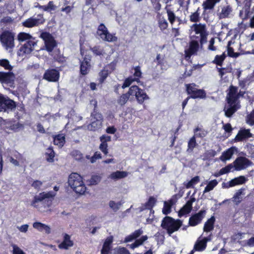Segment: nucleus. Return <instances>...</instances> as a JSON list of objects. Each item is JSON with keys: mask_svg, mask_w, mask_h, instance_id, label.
<instances>
[{"mask_svg": "<svg viewBox=\"0 0 254 254\" xmlns=\"http://www.w3.org/2000/svg\"><path fill=\"white\" fill-rule=\"evenodd\" d=\"M237 92V88L232 86L230 87L227 97L229 107L224 109L225 115L227 117H231L240 108L238 101L240 94H238Z\"/></svg>", "mask_w": 254, "mask_h": 254, "instance_id": "obj_1", "label": "nucleus"}, {"mask_svg": "<svg viewBox=\"0 0 254 254\" xmlns=\"http://www.w3.org/2000/svg\"><path fill=\"white\" fill-rule=\"evenodd\" d=\"M68 183L71 188L77 193L82 194L86 190L82 177L77 173H73L69 176Z\"/></svg>", "mask_w": 254, "mask_h": 254, "instance_id": "obj_2", "label": "nucleus"}, {"mask_svg": "<svg viewBox=\"0 0 254 254\" xmlns=\"http://www.w3.org/2000/svg\"><path fill=\"white\" fill-rule=\"evenodd\" d=\"M182 225V222L179 219L175 220L169 216H166L162 221L161 227L167 231L170 236L177 231Z\"/></svg>", "mask_w": 254, "mask_h": 254, "instance_id": "obj_3", "label": "nucleus"}, {"mask_svg": "<svg viewBox=\"0 0 254 254\" xmlns=\"http://www.w3.org/2000/svg\"><path fill=\"white\" fill-rule=\"evenodd\" d=\"M96 34L99 39L105 42H115L118 40V37L116 36V34L110 33L107 28L103 24L99 25Z\"/></svg>", "mask_w": 254, "mask_h": 254, "instance_id": "obj_4", "label": "nucleus"}, {"mask_svg": "<svg viewBox=\"0 0 254 254\" xmlns=\"http://www.w3.org/2000/svg\"><path fill=\"white\" fill-rule=\"evenodd\" d=\"M128 94L131 97L134 96L137 103L140 105H143L145 101L150 99L144 90L136 85L132 86L129 88Z\"/></svg>", "mask_w": 254, "mask_h": 254, "instance_id": "obj_5", "label": "nucleus"}, {"mask_svg": "<svg viewBox=\"0 0 254 254\" xmlns=\"http://www.w3.org/2000/svg\"><path fill=\"white\" fill-rule=\"evenodd\" d=\"M14 34L9 31L3 32L0 36L2 47L8 52H11L14 47Z\"/></svg>", "mask_w": 254, "mask_h": 254, "instance_id": "obj_6", "label": "nucleus"}, {"mask_svg": "<svg viewBox=\"0 0 254 254\" xmlns=\"http://www.w3.org/2000/svg\"><path fill=\"white\" fill-rule=\"evenodd\" d=\"M156 202V199L153 197H150L148 201L140 207V211L146 210L147 212L149 213V216L146 219V222L151 224L153 222L154 216V210L152 209Z\"/></svg>", "mask_w": 254, "mask_h": 254, "instance_id": "obj_7", "label": "nucleus"}, {"mask_svg": "<svg viewBox=\"0 0 254 254\" xmlns=\"http://www.w3.org/2000/svg\"><path fill=\"white\" fill-rule=\"evenodd\" d=\"M193 34L198 35L197 37H200L201 42L205 40L207 35L205 25L200 23L193 24L190 28V34L192 36Z\"/></svg>", "mask_w": 254, "mask_h": 254, "instance_id": "obj_8", "label": "nucleus"}, {"mask_svg": "<svg viewBox=\"0 0 254 254\" xmlns=\"http://www.w3.org/2000/svg\"><path fill=\"white\" fill-rule=\"evenodd\" d=\"M15 102L2 94L0 96V112H8L15 108Z\"/></svg>", "mask_w": 254, "mask_h": 254, "instance_id": "obj_9", "label": "nucleus"}, {"mask_svg": "<svg viewBox=\"0 0 254 254\" xmlns=\"http://www.w3.org/2000/svg\"><path fill=\"white\" fill-rule=\"evenodd\" d=\"M41 37L45 42L47 51L51 52L56 46V42L52 36L49 33L44 32L41 34Z\"/></svg>", "mask_w": 254, "mask_h": 254, "instance_id": "obj_10", "label": "nucleus"}, {"mask_svg": "<svg viewBox=\"0 0 254 254\" xmlns=\"http://www.w3.org/2000/svg\"><path fill=\"white\" fill-rule=\"evenodd\" d=\"M45 19L43 18V15L38 14L36 17H31L26 19L22 23V24L24 27L31 28L38 26L40 24L43 23Z\"/></svg>", "mask_w": 254, "mask_h": 254, "instance_id": "obj_11", "label": "nucleus"}, {"mask_svg": "<svg viewBox=\"0 0 254 254\" xmlns=\"http://www.w3.org/2000/svg\"><path fill=\"white\" fill-rule=\"evenodd\" d=\"M36 45L37 42L35 40L28 41L20 48L18 53V55L23 57L24 55L30 54Z\"/></svg>", "mask_w": 254, "mask_h": 254, "instance_id": "obj_12", "label": "nucleus"}, {"mask_svg": "<svg viewBox=\"0 0 254 254\" xmlns=\"http://www.w3.org/2000/svg\"><path fill=\"white\" fill-rule=\"evenodd\" d=\"M1 128L5 131L7 129L13 131H18L23 127L21 124L19 123H13L11 121H2L0 123Z\"/></svg>", "mask_w": 254, "mask_h": 254, "instance_id": "obj_13", "label": "nucleus"}, {"mask_svg": "<svg viewBox=\"0 0 254 254\" xmlns=\"http://www.w3.org/2000/svg\"><path fill=\"white\" fill-rule=\"evenodd\" d=\"M248 181V179L244 176H240L239 177L235 178L230 181L224 184L223 187L228 189L229 188L233 187L236 186L241 185L245 184Z\"/></svg>", "mask_w": 254, "mask_h": 254, "instance_id": "obj_14", "label": "nucleus"}, {"mask_svg": "<svg viewBox=\"0 0 254 254\" xmlns=\"http://www.w3.org/2000/svg\"><path fill=\"white\" fill-rule=\"evenodd\" d=\"M250 161L245 157H240L234 162V166L235 170L240 171L244 170L250 165Z\"/></svg>", "mask_w": 254, "mask_h": 254, "instance_id": "obj_15", "label": "nucleus"}, {"mask_svg": "<svg viewBox=\"0 0 254 254\" xmlns=\"http://www.w3.org/2000/svg\"><path fill=\"white\" fill-rule=\"evenodd\" d=\"M206 214L205 210H200L198 213L191 216L189 219V224L194 226L201 222Z\"/></svg>", "mask_w": 254, "mask_h": 254, "instance_id": "obj_16", "label": "nucleus"}, {"mask_svg": "<svg viewBox=\"0 0 254 254\" xmlns=\"http://www.w3.org/2000/svg\"><path fill=\"white\" fill-rule=\"evenodd\" d=\"M111 140V137L106 134L102 135L100 137L101 144L99 145V149L105 155H107L108 153L107 142H110Z\"/></svg>", "mask_w": 254, "mask_h": 254, "instance_id": "obj_17", "label": "nucleus"}, {"mask_svg": "<svg viewBox=\"0 0 254 254\" xmlns=\"http://www.w3.org/2000/svg\"><path fill=\"white\" fill-rule=\"evenodd\" d=\"M44 78L49 81L56 82L59 78V72L56 69L48 70L44 75Z\"/></svg>", "mask_w": 254, "mask_h": 254, "instance_id": "obj_18", "label": "nucleus"}, {"mask_svg": "<svg viewBox=\"0 0 254 254\" xmlns=\"http://www.w3.org/2000/svg\"><path fill=\"white\" fill-rule=\"evenodd\" d=\"M198 48L199 44L197 41L193 40L191 41L189 48L185 50L186 58L188 60L192 55L197 51Z\"/></svg>", "mask_w": 254, "mask_h": 254, "instance_id": "obj_19", "label": "nucleus"}, {"mask_svg": "<svg viewBox=\"0 0 254 254\" xmlns=\"http://www.w3.org/2000/svg\"><path fill=\"white\" fill-rule=\"evenodd\" d=\"M90 61L91 57L86 55L83 61L81 62L80 72L82 74L85 75L88 73L91 67Z\"/></svg>", "mask_w": 254, "mask_h": 254, "instance_id": "obj_20", "label": "nucleus"}, {"mask_svg": "<svg viewBox=\"0 0 254 254\" xmlns=\"http://www.w3.org/2000/svg\"><path fill=\"white\" fill-rule=\"evenodd\" d=\"M195 201V198L191 196L189 200L181 208L179 212V216L181 217L183 215L189 213L192 209V204Z\"/></svg>", "mask_w": 254, "mask_h": 254, "instance_id": "obj_21", "label": "nucleus"}, {"mask_svg": "<svg viewBox=\"0 0 254 254\" xmlns=\"http://www.w3.org/2000/svg\"><path fill=\"white\" fill-rule=\"evenodd\" d=\"M211 240L210 237L204 238L203 239H201L199 237L197 240L196 241L194 246L193 249L192 250L197 251H203L206 247V243L208 241Z\"/></svg>", "mask_w": 254, "mask_h": 254, "instance_id": "obj_22", "label": "nucleus"}, {"mask_svg": "<svg viewBox=\"0 0 254 254\" xmlns=\"http://www.w3.org/2000/svg\"><path fill=\"white\" fill-rule=\"evenodd\" d=\"M33 227L38 231L41 232H45L48 234H50L51 232V228L49 226L41 222H34L33 224Z\"/></svg>", "mask_w": 254, "mask_h": 254, "instance_id": "obj_23", "label": "nucleus"}, {"mask_svg": "<svg viewBox=\"0 0 254 254\" xmlns=\"http://www.w3.org/2000/svg\"><path fill=\"white\" fill-rule=\"evenodd\" d=\"M14 75L13 73L0 72V81L1 83H9L13 81Z\"/></svg>", "mask_w": 254, "mask_h": 254, "instance_id": "obj_24", "label": "nucleus"}, {"mask_svg": "<svg viewBox=\"0 0 254 254\" xmlns=\"http://www.w3.org/2000/svg\"><path fill=\"white\" fill-rule=\"evenodd\" d=\"M245 191V189L241 188L235 192L232 197V200L235 204H238L242 201L246 194Z\"/></svg>", "mask_w": 254, "mask_h": 254, "instance_id": "obj_25", "label": "nucleus"}, {"mask_svg": "<svg viewBox=\"0 0 254 254\" xmlns=\"http://www.w3.org/2000/svg\"><path fill=\"white\" fill-rule=\"evenodd\" d=\"M108 50H111L112 51V49L109 46H106L104 48L99 46H95L91 49V50L94 54L96 56H105L106 54V51Z\"/></svg>", "mask_w": 254, "mask_h": 254, "instance_id": "obj_26", "label": "nucleus"}, {"mask_svg": "<svg viewBox=\"0 0 254 254\" xmlns=\"http://www.w3.org/2000/svg\"><path fill=\"white\" fill-rule=\"evenodd\" d=\"M235 151H236V148L234 147L228 149L222 153L220 157V160L223 162H226V161L230 160Z\"/></svg>", "mask_w": 254, "mask_h": 254, "instance_id": "obj_27", "label": "nucleus"}, {"mask_svg": "<svg viewBox=\"0 0 254 254\" xmlns=\"http://www.w3.org/2000/svg\"><path fill=\"white\" fill-rule=\"evenodd\" d=\"M113 239L112 237H109L106 238L104 243L102 249L101 250V254H109L111 249V245L113 243Z\"/></svg>", "mask_w": 254, "mask_h": 254, "instance_id": "obj_28", "label": "nucleus"}, {"mask_svg": "<svg viewBox=\"0 0 254 254\" xmlns=\"http://www.w3.org/2000/svg\"><path fill=\"white\" fill-rule=\"evenodd\" d=\"M73 242L70 240V236L67 234H65L63 242L59 246V248L61 249L67 250L73 246Z\"/></svg>", "mask_w": 254, "mask_h": 254, "instance_id": "obj_29", "label": "nucleus"}, {"mask_svg": "<svg viewBox=\"0 0 254 254\" xmlns=\"http://www.w3.org/2000/svg\"><path fill=\"white\" fill-rule=\"evenodd\" d=\"M253 135L250 132L249 129H242L239 131L238 134L236 135L235 139L236 141H239L242 140L246 138L252 137Z\"/></svg>", "mask_w": 254, "mask_h": 254, "instance_id": "obj_30", "label": "nucleus"}, {"mask_svg": "<svg viewBox=\"0 0 254 254\" xmlns=\"http://www.w3.org/2000/svg\"><path fill=\"white\" fill-rule=\"evenodd\" d=\"M128 174V172L126 171H117L112 173L109 176V178L113 180H117L126 178Z\"/></svg>", "mask_w": 254, "mask_h": 254, "instance_id": "obj_31", "label": "nucleus"}, {"mask_svg": "<svg viewBox=\"0 0 254 254\" xmlns=\"http://www.w3.org/2000/svg\"><path fill=\"white\" fill-rule=\"evenodd\" d=\"M232 12V7L230 5H225L221 7V11L218 13L220 18L229 17Z\"/></svg>", "mask_w": 254, "mask_h": 254, "instance_id": "obj_32", "label": "nucleus"}, {"mask_svg": "<svg viewBox=\"0 0 254 254\" xmlns=\"http://www.w3.org/2000/svg\"><path fill=\"white\" fill-rule=\"evenodd\" d=\"M54 143L59 147H62L65 143V135L63 134H60L53 136Z\"/></svg>", "mask_w": 254, "mask_h": 254, "instance_id": "obj_33", "label": "nucleus"}, {"mask_svg": "<svg viewBox=\"0 0 254 254\" xmlns=\"http://www.w3.org/2000/svg\"><path fill=\"white\" fill-rule=\"evenodd\" d=\"M221 0H206L203 3V8L205 10H210L214 8L217 3Z\"/></svg>", "mask_w": 254, "mask_h": 254, "instance_id": "obj_34", "label": "nucleus"}, {"mask_svg": "<svg viewBox=\"0 0 254 254\" xmlns=\"http://www.w3.org/2000/svg\"><path fill=\"white\" fill-rule=\"evenodd\" d=\"M148 239V237L145 236H142L140 238L137 239L133 243L129 245L130 248L134 249L142 245L145 241Z\"/></svg>", "mask_w": 254, "mask_h": 254, "instance_id": "obj_35", "label": "nucleus"}, {"mask_svg": "<svg viewBox=\"0 0 254 254\" xmlns=\"http://www.w3.org/2000/svg\"><path fill=\"white\" fill-rule=\"evenodd\" d=\"M42 201L46 199H52L56 195V193L55 191H50L48 192H42L40 193L39 194Z\"/></svg>", "mask_w": 254, "mask_h": 254, "instance_id": "obj_36", "label": "nucleus"}, {"mask_svg": "<svg viewBox=\"0 0 254 254\" xmlns=\"http://www.w3.org/2000/svg\"><path fill=\"white\" fill-rule=\"evenodd\" d=\"M199 177L198 176H195L192 178L190 181L184 182V185L187 189L193 188V187L199 182Z\"/></svg>", "mask_w": 254, "mask_h": 254, "instance_id": "obj_37", "label": "nucleus"}, {"mask_svg": "<svg viewBox=\"0 0 254 254\" xmlns=\"http://www.w3.org/2000/svg\"><path fill=\"white\" fill-rule=\"evenodd\" d=\"M215 218L214 217H211L205 223L203 230L205 232H210L213 229V224L214 223Z\"/></svg>", "mask_w": 254, "mask_h": 254, "instance_id": "obj_38", "label": "nucleus"}, {"mask_svg": "<svg viewBox=\"0 0 254 254\" xmlns=\"http://www.w3.org/2000/svg\"><path fill=\"white\" fill-rule=\"evenodd\" d=\"M173 205L172 200H170L164 202V207L162 209V213L167 215L169 214L171 211V208Z\"/></svg>", "mask_w": 254, "mask_h": 254, "instance_id": "obj_39", "label": "nucleus"}, {"mask_svg": "<svg viewBox=\"0 0 254 254\" xmlns=\"http://www.w3.org/2000/svg\"><path fill=\"white\" fill-rule=\"evenodd\" d=\"M218 182L216 180H213L208 182L207 185L205 188L203 193L208 192L212 190L217 185Z\"/></svg>", "mask_w": 254, "mask_h": 254, "instance_id": "obj_40", "label": "nucleus"}, {"mask_svg": "<svg viewBox=\"0 0 254 254\" xmlns=\"http://www.w3.org/2000/svg\"><path fill=\"white\" fill-rule=\"evenodd\" d=\"M130 96H131L128 94V91L127 93L123 94L118 99V103L121 106L124 105L128 100Z\"/></svg>", "mask_w": 254, "mask_h": 254, "instance_id": "obj_41", "label": "nucleus"}, {"mask_svg": "<svg viewBox=\"0 0 254 254\" xmlns=\"http://www.w3.org/2000/svg\"><path fill=\"white\" fill-rule=\"evenodd\" d=\"M134 81L139 83V80H138L137 78H133L132 76H130L127 78L125 79L124 84L122 85V88L124 89L129 86Z\"/></svg>", "mask_w": 254, "mask_h": 254, "instance_id": "obj_42", "label": "nucleus"}, {"mask_svg": "<svg viewBox=\"0 0 254 254\" xmlns=\"http://www.w3.org/2000/svg\"><path fill=\"white\" fill-rule=\"evenodd\" d=\"M18 40L20 42H23L26 40H34L29 34L21 32L18 35Z\"/></svg>", "mask_w": 254, "mask_h": 254, "instance_id": "obj_43", "label": "nucleus"}, {"mask_svg": "<svg viewBox=\"0 0 254 254\" xmlns=\"http://www.w3.org/2000/svg\"><path fill=\"white\" fill-rule=\"evenodd\" d=\"M47 160L49 162H53L54 161L55 152L52 148H48L46 152Z\"/></svg>", "mask_w": 254, "mask_h": 254, "instance_id": "obj_44", "label": "nucleus"}, {"mask_svg": "<svg viewBox=\"0 0 254 254\" xmlns=\"http://www.w3.org/2000/svg\"><path fill=\"white\" fill-rule=\"evenodd\" d=\"M0 66L8 70H11L13 68L9 61L5 59H0Z\"/></svg>", "mask_w": 254, "mask_h": 254, "instance_id": "obj_45", "label": "nucleus"}, {"mask_svg": "<svg viewBox=\"0 0 254 254\" xmlns=\"http://www.w3.org/2000/svg\"><path fill=\"white\" fill-rule=\"evenodd\" d=\"M205 93L204 91L201 89H196L193 93L190 95V97L192 98H203L205 97Z\"/></svg>", "mask_w": 254, "mask_h": 254, "instance_id": "obj_46", "label": "nucleus"}, {"mask_svg": "<svg viewBox=\"0 0 254 254\" xmlns=\"http://www.w3.org/2000/svg\"><path fill=\"white\" fill-rule=\"evenodd\" d=\"M112 254H130L125 248L118 247L114 249Z\"/></svg>", "mask_w": 254, "mask_h": 254, "instance_id": "obj_47", "label": "nucleus"}, {"mask_svg": "<svg viewBox=\"0 0 254 254\" xmlns=\"http://www.w3.org/2000/svg\"><path fill=\"white\" fill-rule=\"evenodd\" d=\"M110 72L104 67V68L99 72V80L101 82L104 81V80L107 78Z\"/></svg>", "mask_w": 254, "mask_h": 254, "instance_id": "obj_48", "label": "nucleus"}, {"mask_svg": "<svg viewBox=\"0 0 254 254\" xmlns=\"http://www.w3.org/2000/svg\"><path fill=\"white\" fill-rule=\"evenodd\" d=\"M159 26L161 30H164L168 27V23L164 17H160L158 21Z\"/></svg>", "mask_w": 254, "mask_h": 254, "instance_id": "obj_49", "label": "nucleus"}, {"mask_svg": "<svg viewBox=\"0 0 254 254\" xmlns=\"http://www.w3.org/2000/svg\"><path fill=\"white\" fill-rule=\"evenodd\" d=\"M232 44V42L230 41L229 42L228 44V54L230 57H237L239 55V54L238 53H235L234 52V50L232 47H231V45Z\"/></svg>", "mask_w": 254, "mask_h": 254, "instance_id": "obj_50", "label": "nucleus"}, {"mask_svg": "<svg viewBox=\"0 0 254 254\" xmlns=\"http://www.w3.org/2000/svg\"><path fill=\"white\" fill-rule=\"evenodd\" d=\"M200 13L198 12V9L194 12L191 13L190 16V20L193 22L199 21L200 19Z\"/></svg>", "mask_w": 254, "mask_h": 254, "instance_id": "obj_51", "label": "nucleus"}, {"mask_svg": "<svg viewBox=\"0 0 254 254\" xmlns=\"http://www.w3.org/2000/svg\"><path fill=\"white\" fill-rule=\"evenodd\" d=\"M118 63V61L115 60L111 62L110 64H107L105 66L106 69H107L110 73L113 71L116 67L117 64Z\"/></svg>", "mask_w": 254, "mask_h": 254, "instance_id": "obj_52", "label": "nucleus"}, {"mask_svg": "<svg viewBox=\"0 0 254 254\" xmlns=\"http://www.w3.org/2000/svg\"><path fill=\"white\" fill-rule=\"evenodd\" d=\"M196 141L195 138L194 136H193L191 137L190 140H189L188 142V151H192L193 148L196 146Z\"/></svg>", "mask_w": 254, "mask_h": 254, "instance_id": "obj_53", "label": "nucleus"}, {"mask_svg": "<svg viewBox=\"0 0 254 254\" xmlns=\"http://www.w3.org/2000/svg\"><path fill=\"white\" fill-rule=\"evenodd\" d=\"M168 20H169L170 23L173 25L174 22L177 19V17L174 14V13L170 10H168L167 11Z\"/></svg>", "mask_w": 254, "mask_h": 254, "instance_id": "obj_54", "label": "nucleus"}, {"mask_svg": "<svg viewBox=\"0 0 254 254\" xmlns=\"http://www.w3.org/2000/svg\"><path fill=\"white\" fill-rule=\"evenodd\" d=\"M92 116L94 117V119L93 120L98 122V125H102L103 117L101 114L99 113H95L92 114Z\"/></svg>", "mask_w": 254, "mask_h": 254, "instance_id": "obj_55", "label": "nucleus"}, {"mask_svg": "<svg viewBox=\"0 0 254 254\" xmlns=\"http://www.w3.org/2000/svg\"><path fill=\"white\" fill-rule=\"evenodd\" d=\"M11 247L12 248V254H26L24 251L16 245L12 244L11 245Z\"/></svg>", "mask_w": 254, "mask_h": 254, "instance_id": "obj_56", "label": "nucleus"}, {"mask_svg": "<svg viewBox=\"0 0 254 254\" xmlns=\"http://www.w3.org/2000/svg\"><path fill=\"white\" fill-rule=\"evenodd\" d=\"M132 109L130 108H128L127 110L125 117H124L125 121L128 122L132 119Z\"/></svg>", "mask_w": 254, "mask_h": 254, "instance_id": "obj_57", "label": "nucleus"}, {"mask_svg": "<svg viewBox=\"0 0 254 254\" xmlns=\"http://www.w3.org/2000/svg\"><path fill=\"white\" fill-rule=\"evenodd\" d=\"M101 181V177L99 176H93L90 179L89 182L90 185L98 184Z\"/></svg>", "mask_w": 254, "mask_h": 254, "instance_id": "obj_58", "label": "nucleus"}, {"mask_svg": "<svg viewBox=\"0 0 254 254\" xmlns=\"http://www.w3.org/2000/svg\"><path fill=\"white\" fill-rule=\"evenodd\" d=\"M98 122L92 120V123L88 126V129L91 130H95L100 128L102 125H98Z\"/></svg>", "mask_w": 254, "mask_h": 254, "instance_id": "obj_59", "label": "nucleus"}, {"mask_svg": "<svg viewBox=\"0 0 254 254\" xmlns=\"http://www.w3.org/2000/svg\"><path fill=\"white\" fill-rule=\"evenodd\" d=\"M186 86L188 93L191 95L193 93L194 91L197 89L196 85L194 84H187Z\"/></svg>", "mask_w": 254, "mask_h": 254, "instance_id": "obj_60", "label": "nucleus"}, {"mask_svg": "<svg viewBox=\"0 0 254 254\" xmlns=\"http://www.w3.org/2000/svg\"><path fill=\"white\" fill-rule=\"evenodd\" d=\"M41 201L42 200L39 197V195L38 194L35 196V197H34L33 200L31 201V205L34 207L38 208L39 202Z\"/></svg>", "mask_w": 254, "mask_h": 254, "instance_id": "obj_61", "label": "nucleus"}, {"mask_svg": "<svg viewBox=\"0 0 254 254\" xmlns=\"http://www.w3.org/2000/svg\"><path fill=\"white\" fill-rule=\"evenodd\" d=\"M233 168V166L232 164H230L228 165L227 166L222 168L219 172V175H222L226 173H229L231 171V169Z\"/></svg>", "mask_w": 254, "mask_h": 254, "instance_id": "obj_62", "label": "nucleus"}, {"mask_svg": "<svg viewBox=\"0 0 254 254\" xmlns=\"http://www.w3.org/2000/svg\"><path fill=\"white\" fill-rule=\"evenodd\" d=\"M225 58V55L224 54H222L220 56L217 55L215 57V58L214 60V63L219 65H221Z\"/></svg>", "mask_w": 254, "mask_h": 254, "instance_id": "obj_63", "label": "nucleus"}, {"mask_svg": "<svg viewBox=\"0 0 254 254\" xmlns=\"http://www.w3.org/2000/svg\"><path fill=\"white\" fill-rule=\"evenodd\" d=\"M247 122L251 126L254 125V110L251 114L248 116Z\"/></svg>", "mask_w": 254, "mask_h": 254, "instance_id": "obj_64", "label": "nucleus"}]
</instances>
